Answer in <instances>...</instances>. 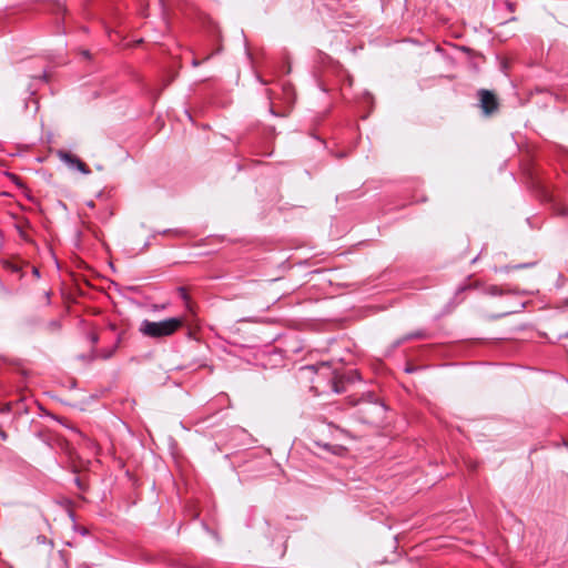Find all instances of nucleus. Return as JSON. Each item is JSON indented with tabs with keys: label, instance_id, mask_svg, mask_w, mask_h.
<instances>
[{
	"label": "nucleus",
	"instance_id": "f257e3e1",
	"mask_svg": "<svg viewBox=\"0 0 568 568\" xmlns=\"http://www.w3.org/2000/svg\"><path fill=\"white\" fill-rule=\"evenodd\" d=\"M387 413V406L373 392L363 394L358 402V419L363 424L377 425L384 422Z\"/></svg>",
	"mask_w": 568,
	"mask_h": 568
},
{
	"label": "nucleus",
	"instance_id": "f03ea898",
	"mask_svg": "<svg viewBox=\"0 0 568 568\" xmlns=\"http://www.w3.org/2000/svg\"><path fill=\"white\" fill-rule=\"evenodd\" d=\"M184 317L182 316H173L159 322L143 320L140 324L139 332L146 337L160 339L172 336L184 326Z\"/></svg>",
	"mask_w": 568,
	"mask_h": 568
},
{
	"label": "nucleus",
	"instance_id": "7ed1b4c3",
	"mask_svg": "<svg viewBox=\"0 0 568 568\" xmlns=\"http://www.w3.org/2000/svg\"><path fill=\"white\" fill-rule=\"evenodd\" d=\"M308 449L321 458H327L328 456H344L347 449L343 445L331 444L320 439H312L308 444Z\"/></svg>",
	"mask_w": 568,
	"mask_h": 568
},
{
	"label": "nucleus",
	"instance_id": "20e7f679",
	"mask_svg": "<svg viewBox=\"0 0 568 568\" xmlns=\"http://www.w3.org/2000/svg\"><path fill=\"white\" fill-rule=\"evenodd\" d=\"M481 114L486 118L494 115L499 109V100L496 93L488 89H479L476 93Z\"/></svg>",
	"mask_w": 568,
	"mask_h": 568
},
{
	"label": "nucleus",
	"instance_id": "39448f33",
	"mask_svg": "<svg viewBox=\"0 0 568 568\" xmlns=\"http://www.w3.org/2000/svg\"><path fill=\"white\" fill-rule=\"evenodd\" d=\"M361 381V375L356 369H351L343 374H333L329 383L332 392L335 394H342L346 392L347 386Z\"/></svg>",
	"mask_w": 568,
	"mask_h": 568
},
{
	"label": "nucleus",
	"instance_id": "423d86ee",
	"mask_svg": "<svg viewBox=\"0 0 568 568\" xmlns=\"http://www.w3.org/2000/svg\"><path fill=\"white\" fill-rule=\"evenodd\" d=\"M361 381V375L356 369H351L343 374H333L329 383L332 392L335 394H342L346 392L347 386Z\"/></svg>",
	"mask_w": 568,
	"mask_h": 568
},
{
	"label": "nucleus",
	"instance_id": "0eeeda50",
	"mask_svg": "<svg viewBox=\"0 0 568 568\" xmlns=\"http://www.w3.org/2000/svg\"><path fill=\"white\" fill-rule=\"evenodd\" d=\"M57 156L63 162L70 170L78 171L83 175H89L91 173L90 168L75 154L65 151L58 150Z\"/></svg>",
	"mask_w": 568,
	"mask_h": 568
},
{
	"label": "nucleus",
	"instance_id": "6e6552de",
	"mask_svg": "<svg viewBox=\"0 0 568 568\" xmlns=\"http://www.w3.org/2000/svg\"><path fill=\"white\" fill-rule=\"evenodd\" d=\"M525 307H526V303H520L519 307L517 310L505 311V312H501V313L486 314L485 318L487 321H497V320H500V318L506 317L508 315L520 313Z\"/></svg>",
	"mask_w": 568,
	"mask_h": 568
},
{
	"label": "nucleus",
	"instance_id": "1a4fd4ad",
	"mask_svg": "<svg viewBox=\"0 0 568 568\" xmlns=\"http://www.w3.org/2000/svg\"><path fill=\"white\" fill-rule=\"evenodd\" d=\"M176 292L179 294V297L183 301L184 303V306H185V310L191 313V314H194L195 311H194V307H193V304L191 302V297L186 291V288L184 286H179L176 288Z\"/></svg>",
	"mask_w": 568,
	"mask_h": 568
},
{
	"label": "nucleus",
	"instance_id": "9d476101",
	"mask_svg": "<svg viewBox=\"0 0 568 568\" xmlns=\"http://www.w3.org/2000/svg\"><path fill=\"white\" fill-rule=\"evenodd\" d=\"M505 293L506 292L497 285H489L486 287V294H488L490 296H501Z\"/></svg>",
	"mask_w": 568,
	"mask_h": 568
},
{
	"label": "nucleus",
	"instance_id": "9b49d317",
	"mask_svg": "<svg viewBox=\"0 0 568 568\" xmlns=\"http://www.w3.org/2000/svg\"><path fill=\"white\" fill-rule=\"evenodd\" d=\"M535 265H536V262H528V263H520V264L513 265V266H505L503 270L508 272L510 268L511 270H520V268L532 267Z\"/></svg>",
	"mask_w": 568,
	"mask_h": 568
},
{
	"label": "nucleus",
	"instance_id": "f8f14e48",
	"mask_svg": "<svg viewBox=\"0 0 568 568\" xmlns=\"http://www.w3.org/2000/svg\"><path fill=\"white\" fill-rule=\"evenodd\" d=\"M427 334L424 331H415L404 336V339H413V338H425Z\"/></svg>",
	"mask_w": 568,
	"mask_h": 568
},
{
	"label": "nucleus",
	"instance_id": "ddd939ff",
	"mask_svg": "<svg viewBox=\"0 0 568 568\" xmlns=\"http://www.w3.org/2000/svg\"><path fill=\"white\" fill-rule=\"evenodd\" d=\"M181 231L180 230H176V229H165L163 231H158V232H154L151 237H155L158 234H162V235H166V234H180Z\"/></svg>",
	"mask_w": 568,
	"mask_h": 568
},
{
	"label": "nucleus",
	"instance_id": "4468645a",
	"mask_svg": "<svg viewBox=\"0 0 568 568\" xmlns=\"http://www.w3.org/2000/svg\"><path fill=\"white\" fill-rule=\"evenodd\" d=\"M216 415H212V416H206V417H200L197 420H196V425L199 426H202V427H209L211 424H209V420L211 418H214Z\"/></svg>",
	"mask_w": 568,
	"mask_h": 568
},
{
	"label": "nucleus",
	"instance_id": "2eb2a0df",
	"mask_svg": "<svg viewBox=\"0 0 568 568\" xmlns=\"http://www.w3.org/2000/svg\"><path fill=\"white\" fill-rule=\"evenodd\" d=\"M87 337L92 345H95L99 343V335L95 332H89L87 334Z\"/></svg>",
	"mask_w": 568,
	"mask_h": 568
},
{
	"label": "nucleus",
	"instance_id": "dca6fc26",
	"mask_svg": "<svg viewBox=\"0 0 568 568\" xmlns=\"http://www.w3.org/2000/svg\"><path fill=\"white\" fill-rule=\"evenodd\" d=\"M68 516H69L70 520L72 521V529L78 530L75 513L73 510H68Z\"/></svg>",
	"mask_w": 568,
	"mask_h": 568
},
{
	"label": "nucleus",
	"instance_id": "f3484780",
	"mask_svg": "<svg viewBox=\"0 0 568 568\" xmlns=\"http://www.w3.org/2000/svg\"><path fill=\"white\" fill-rule=\"evenodd\" d=\"M268 113L275 118H285L286 116V113L277 112L272 104L268 108Z\"/></svg>",
	"mask_w": 568,
	"mask_h": 568
},
{
	"label": "nucleus",
	"instance_id": "a211bd4d",
	"mask_svg": "<svg viewBox=\"0 0 568 568\" xmlns=\"http://www.w3.org/2000/svg\"><path fill=\"white\" fill-rule=\"evenodd\" d=\"M9 176L11 178L12 182L20 189L22 187H26L24 183L21 181V179L19 176H17L16 174H9Z\"/></svg>",
	"mask_w": 568,
	"mask_h": 568
},
{
	"label": "nucleus",
	"instance_id": "6ab92c4d",
	"mask_svg": "<svg viewBox=\"0 0 568 568\" xmlns=\"http://www.w3.org/2000/svg\"><path fill=\"white\" fill-rule=\"evenodd\" d=\"M73 481L79 489H81L83 491H85L88 489V485L84 484L80 477H74Z\"/></svg>",
	"mask_w": 568,
	"mask_h": 568
},
{
	"label": "nucleus",
	"instance_id": "aec40b11",
	"mask_svg": "<svg viewBox=\"0 0 568 568\" xmlns=\"http://www.w3.org/2000/svg\"><path fill=\"white\" fill-rule=\"evenodd\" d=\"M115 351H116V347L113 346L112 348H110L108 351H104L101 354V356H102L103 359H109V358H111L114 355Z\"/></svg>",
	"mask_w": 568,
	"mask_h": 568
},
{
	"label": "nucleus",
	"instance_id": "412c9836",
	"mask_svg": "<svg viewBox=\"0 0 568 568\" xmlns=\"http://www.w3.org/2000/svg\"><path fill=\"white\" fill-rule=\"evenodd\" d=\"M54 10L57 14H61L65 11L64 6L61 2H54L53 3Z\"/></svg>",
	"mask_w": 568,
	"mask_h": 568
},
{
	"label": "nucleus",
	"instance_id": "4be33fe9",
	"mask_svg": "<svg viewBox=\"0 0 568 568\" xmlns=\"http://www.w3.org/2000/svg\"><path fill=\"white\" fill-rule=\"evenodd\" d=\"M168 304H153L151 306V310L153 312H161V311H164L166 308Z\"/></svg>",
	"mask_w": 568,
	"mask_h": 568
},
{
	"label": "nucleus",
	"instance_id": "5701e85b",
	"mask_svg": "<svg viewBox=\"0 0 568 568\" xmlns=\"http://www.w3.org/2000/svg\"><path fill=\"white\" fill-rule=\"evenodd\" d=\"M265 131H266V134L272 138H274L277 134L275 126H272V125L266 126Z\"/></svg>",
	"mask_w": 568,
	"mask_h": 568
},
{
	"label": "nucleus",
	"instance_id": "b1692460",
	"mask_svg": "<svg viewBox=\"0 0 568 568\" xmlns=\"http://www.w3.org/2000/svg\"><path fill=\"white\" fill-rule=\"evenodd\" d=\"M124 335H125V332H124V331H123V332H120V333L118 334V336H116V341H115V343H114V345H113V346H115V347L118 348V347H119V345L121 344V342L123 341Z\"/></svg>",
	"mask_w": 568,
	"mask_h": 568
},
{
	"label": "nucleus",
	"instance_id": "393cba45",
	"mask_svg": "<svg viewBox=\"0 0 568 568\" xmlns=\"http://www.w3.org/2000/svg\"><path fill=\"white\" fill-rule=\"evenodd\" d=\"M75 531L79 532L81 536H88L90 534L88 528L79 526V525H78V530H75Z\"/></svg>",
	"mask_w": 568,
	"mask_h": 568
},
{
	"label": "nucleus",
	"instance_id": "a878e982",
	"mask_svg": "<svg viewBox=\"0 0 568 568\" xmlns=\"http://www.w3.org/2000/svg\"><path fill=\"white\" fill-rule=\"evenodd\" d=\"M232 433L233 434H243V435H246V430L240 426H234L232 427Z\"/></svg>",
	"mask_w": 568,
	"mask_h": 568
},
{
	"label": "nucleus",
	"instance_id": "bb28decb",
	"mask_svg": "<svg viewBox=\"0 0 568 568\" xmlns=\"http://www.w3.org/2000/svg\"><path fill=\"white\" fill-rule=\"evenodd\" d=\"M363 99L367 103H372L373 102V95L369 92H367V91L364 93Z\"/></svg>",
	"mask_w": 568,
	"mask_h": 568
},
{
	"label": "nucleus",
	"instance_id": "cd10ccee",
	"mask_svg": "<svg viewBox=\"0 0 568 568\" xmlns=\"http://www.w3.org/2000/svg\"><path fill=\"white\" fill-rule=\"evenodd\" d=\"M75 433L79 434V436H81L83 438V440H85L88 443V445L92 444L91 439L88 438L81 430L75 429Z\"/></svg>",
	"mask_w": 568,
	"mask_h": 568
},
{
	"label": "nucleus",
	"instance_id": "c85d7f7f",
	"mask_svg": "<svg viewBox=\"0 0 568 568\" xmlns=\"http://www.w3.org/2000/svg\"><path fill=\"white\" fill-rule=\"evenodd\" d=\"M406 341H407V339H404V337H402V338H399V339L395 341V342L393 343V348L398 347L400 344H403V343H404V342H406Z\"/></svg>",
	"mask_w": 568,
	"mask_h": 568
},
{
	"label": "nucleus",
	"instance_id": "c756f323",
	"mask_svg": "<svg viewBox=\"0 0 568 568\" xmlns=\"http://www.w3.org/2000/svg\"><path fill=\"white\" fill-rule=\"evenodd\" d=\"M283 89H284V91H285L287 94L293 93V89H292L291 84H284Z\"/></svg>",
	"mask_w": 568,
	"mask_h": 568
},
{
	"label": "nucleus",
	"instance_id": "7c9ffc66",
	"mask_svg": "<svg viewBox=\"0 0 568 568\" xmlns=\"http://www.w3.org/2000/svg\"><path fill=\"white\" fill-rule=\"evenodd\" d=\"M8 437H9V435H8V434H7V433L1 428V429H0V438H1L2 440H7V439H8Z\"/></svg>",
	"mask_w": 568,
	"mask_h": 568
},
{
	"label": "nucleus",
	"instance_id": "2f4dec72",
	"mask_svg": "<svg viewBox=\"0 0 568 568\" xmlns=\"http://www.w3.org/2000/svg\"><path fill=\"white\" fill-rule=\"evenodd\" d=\"M416 369H417V368H416V367H414V366H407V367L405 368V373L412 374V373H414Z\"/></svg>",
	"mask_w": 568,
	"mask_h": 568
},
{
	"label": "nucleus",
	"instance_id": "473e14b6",
	"mask_svg": "<svg viewBox=\"0 0 568 568\" xmlns=\"http://www.w3.org/2000/svg\"><path fill=\"white\" fill-rule=\"evenodd\" d=\"M151 239H152V237L150 236V237L146 240V242L143 244L142 251H143V250H145V248H148V247L152 244Z\"/></svg>",
	"mask_w": 568,
	"mask_h": 568
},
{
	"label": "nucleus",
	"instance_id": "72a5a7b5",
	"mask_svg": "<svg viewBox=\"0 0 568 568\" xmlns=\"http://www.w3.org/2000/svg\"><path fill=\"white\" fill-rule=\"evenodd\" d=\"M32 274H33V276H36V277H38V278L41 276L40 271H39V268H38V267H33V270H32Z\"/></svg>",
	"mask_w": 568,
	"mask_h": 568
},
{
	"label": "nucleus",
	"instance_id": "f704fd0d",
	"mask_svg": "<svg viewBox=\"0 0 568 568\" xmlns=\"http://www.w3.org/2000/svg\"><path fill=\"white\" fill-rule=\"evenodd\" d=\"M39 79H41L42 81L47 82L48 81V74L45 71H43V73L39 77Z\"/></svg>",
	"mask_w": 568,
	"mask_h": 568
},
{
	"label": "nucleus",
	"instance_id": "c9c22d12",
	"mask_svg": "<svg viewBox=\"0 0 568 568\" xmlns=\"http://www.w3.org/2000/svg\"><path fill=\"white\" fill-rule=\"evenodd\" d=\"M256 79H257V81H258L261 84H263V85H265V84H266V81H265V80H263V78H262L261 75H258V74H257V75H256Z\"/></svg>",
	"mask_w": 568,
	"mask_h": 568
},
{
	"label": "nucleus",
	"instance_id": "e433bc0d",
	"mask_svg": "<svg viewBox=\"0 0 568 568\" xmlns=\"http://www.w3.org/2000/svg\"><path fill=\"white\" fill-rule=\"evenodd\" d=\"M38 541H39L40 544H45L47 538H45L44 536H39V537H38Z\"/></svg>",
	"mask_w": 568,
	"mask_h": 568
},
{
	"label": "nucleus",
	"instance_id": "4c0bfd02",
	"mask_svg": "<svg viewBox=\"0 0 568 568\" xmlns=\"http://www.w3.org/2000/svg\"><path fill=\"white\" fill-rule=\"evenodd\" d=\"M507 8L510 10V11H514L515 9V4L511 3V2H507Z\"/></svg>",
	"mask_w": 568,
	"mask_h": 568
},
{
	"label": "nucleus",
	"instance_id": "58836bf2",
	"mask_svg": "<svg viewBox=\"0 0 568 568\" xmlns=\"http://www.w3.org/2000/svg\"><path fill=\"white\" fill-rule=\"evenodd\" d=\"M50 325L53 327H60V323L58 321H52Z\"/></svg>",
	"mask_w": 568,
	"mask_h": 568
},
{
	"label": "nucleus",
	"instance_id": "ea45409f",
	"mask_svg": "<svg viewBox=\"0 0 568 568\" xmlns=\"http://www.w3.org/2000/svg\"><path fill=\"white\" fill-rule=\"evenodd\" d=\"M465 290H466V286H459V287L457 288V293H462V292H464Z\"/></svg>",
	"mask_w": 568,
	"mask_h": 568
},
{
	"label": "nucleus",
	"instance_id": "a19ab883",
	"mask_svg": "<svg viewBox=\"0 0 568 568\" xmlns=\"http://www.w3.org/2000/svg\"><path fill=\"white\" fill-rule=\"evenodd\" d=\"M192 64H193L194 67H196V65H199V64H200V61H199V60H196V59H193Z\"/></svg>",
	"mask_w": 568,
	"mask_h": 568
},
{
	"label": "nucleus",
	"instance_id": "79ce46f5",
	"mask_svg": "<svg viewBox=\"0 0 568 568\" xmlns=\"http://www.w3.org/2000/svg\"><path fill=\"white\" fill-rule=\"evenodd\" d=\"M83 55L89 58L90 57V52L85 50V51H83Z\"/></svg>",
	"mask_w": 568,
	"mask_h": 568
},
{
	"label": "nucleus",
	"instance_id": "37998d69",
	"mask_svg": "<svg viewBox=\"0 0 568 568\" xmlns=\"http://www.w3.org/2000/svg\"><path fill=\"white\" fill-rule=\"evenodd\" d=\"M162 90H163V89L159 90V91L155 93V99H158V98H159V95H161V91H162Z\"/></svg>",
	"mask_w": 568,
	"mask_h": 568
},
{
	"label": "nucleus",
	"instance_id": "c03bdc74",
	"mask_svg": "<svg viewBox=\"0 0 568 568\" xmlns=\"http://www.w3.org/2000/svg\"><path fill=\"white\" fill-rule=\"evenodd\" d=\"M110 329L115 331L116 326L114 324H110Z\"/></svg>",
	"mask_w": 568,
	"mask_h": 568
},
{
	"label": "nucleus",
	"instance_id": "a18cd8bd",
	"mask_svg": "<svg viewBox=\"0 0 568 568\" xmlns=\"http://www.w3.org/2000/svg\"><path fill=\"white\" fill-rule=\"evenodd\" d=\"M336 156H338V158H344V156H345V153H338Z\"/></svg>",
	"mask_w": 568,
	"mask_h": 568
},
{
	"label": "nucleus",
	"instance_id": "49530a36",
	"mask_svg": "<svg viewBox=\"0 0 568 568\" xmlns=\"http://www.w3.org/2000/svg\"><path fill=\"white\" fill-rule=\"evenodd\" d=\"M306 368H308V369H315V366H314V365H310V366H306Z\"/></svg>",
	"mask_w": 568,
	"mask_h": 568
},
{
	"label": "nucleus",
	"instance_id": "de8ad7c7",
	"mask_svg": "<svg viewBox=\"0 0 568 568\" xmlns=\"http://www.w3.org/2000/svg\"><path fill=\"white\" fill-rule=\"evenodd\" d=\"M477 260H478V256L474 257V258L471 260V263H475Z\"/></svg>",
	"mask_w": 568,
	"mask_h": 568
},
{
	"label": "nucleus",
	"instance_id": "09e8293b",
	"mask_svg": "<svg viewBox=\"0 0 568 568\" xmlns=\"http://www.w3.org/2000/svg\"><path fill=\"white\" fill-rule=\"evenodd\" d=\"M88 205H89V206H91V207H93V205H94V204H93V202L91 201V202H89V203H88Z\"/></svg>",
	"mask_w": 568,
	"mask_h": 568
},
{
	"label": "nucleus",
	"instance_id": "8fccbe9b",
	"mask_svg": "<svg viewBox=\"0 0 568 568\" xmlns=\"http://www.w3.org/2000/svg\"><path fill=\"white\" fill-rule=\"evenodd\" d=\"M565 305L568 307V298L566 300Z\"/></svg>",
	"mask_w": 568,
	"mask_h": 568
}]
</instances>
